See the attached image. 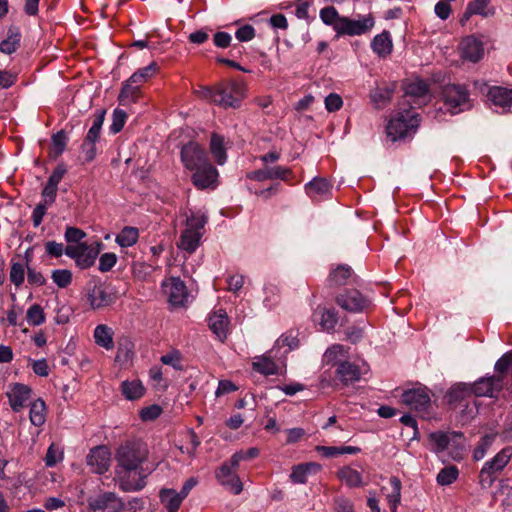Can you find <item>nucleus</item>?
<instances>
[{
  "instance_id": "nucleus-8",
  "label": "nucleus",
  "mask_w": 512,
  "mask_h": 512,
  "mask_svg": "<svg viewBox=\"0 0 512 512\" xmlns=\"http://www.w3.org/2000/svg\"><path fill=\"white\" fill-rule=\"evenodd\" d=\"M335 303L349 313H361L370 308L371 300L357 289H344L335 296Z\"/></svg>"
},
{
  "instance_id": "nucleus-61",
  "label": "nucleus",
  "mask_w": 512,
  "mask_h": 512,
  "mask_svg": "<svg viewBox=\"0 0 512 512\" xmlns=\"http://www.w3.org/2000/svg\"><path fill=\"white\" fill-rule=\"evenodd\" d=\"M162 413V409L159 405H151L145 407L140 412V418L143 421H153L157 419Z\"/></svg>"
},
{
  "instance_id": "nucleus-2",
  "label": "nucleus",
  "mask_w": 512,
  "mask_h": 512,
  "mask_svg": "<svg viewBox=\"0 0 512 512\" xmlns=\"http://www.w3.org/2000/svg\"><path fill=\"white\" fill-rule=\"evenodd\" d=\"M194 93L198 98L222 108H238L245 97V86L238 81L226 80L215 86H200Z\"/></svg>"
},
{
  "instance_id": "nucleus-49",
  "label": "nucleus",
  "mask_w": 512,
  "mask_h": 512,
  "mask_svg": "<svg viewBox=\"0 0 512 512\" xmlns=\"http://www.w3.org/2000/svg\"><path fill=\"white\" fill-rule=\"evenodd\" d=\"M27 321L30 325L38 326L45 322V314L38 304L29 307L26 314Z\"/></svg>"
},
{
  "instance_id": "nucleus-26",
  "label": "nucleus",
  "mask_w": 512,
  "mask_h": 512,
  "mask_svg": "<svg viewBox=\"0 0 512 512\" xmlns=\"http://www.w3.org/2000/svg\"><path fill=\"white\" fill-rule=\"evenodd\" d=\"M306 193L314 200L326 198L331 193V184L324 178H314L305 186Z\"/></svg>"
},
{
  "instance_id": "nucleus-35",
  "label": "nucleus",
  "mask_w": 512,
  "mask_h": 512,
  "mask_svg": "<svg viewBox=\"0 0 512 512\" xmlns=\"http://www.w3.org/2000/svg\"><path fill=\"white\" fill-rule=\"evenodd\" d=\"M20 40L19 28L15 26L10 27L7 31V37L0 43V51L8 55L14 53L20 45Z\"/></svg>"
},
{
  "instance_id": "nucleus-46",
  "label": "nucleus",
  "mask_w": 512,
  "mask_h": 512,
  "mask_svg": "<svg viewBox=\"0 0 512 512\" xmlns=\"http://www.w3.org/2000/svg\"><path fill=\"white\" fill-rule=\"evenodd\" d=\"M459 471L454 465L444 467L437 475V483L441 486L452 484L458 478Z\"/></svg>"
},
{
  "instance_id": "nucleus-31",
  "label": "nucleus",
  "mask_w": 512,
  "mask_h": 512,
  "mask_svg": "<svg viewBox=\"0 0 512 512\" xmlns=\"http://www.w3.org/2000/svg\"><path fill=\"white\" fill-rule=\"evenodd\" d=\"M488 98L495 106L510 107L512 105V89L492 87L488 91Z\"/></svg>"
},
{
  "instance_id": "nucleus-23",
  "label": "nucleus",
  "mask_w": 512,
  "mask_h": 512,
  "mask_svg": "<svg viewBox=\"0 0 512 512\" xmlns=\"http://www.w3.org/2000/svg\"><path fill=\"white\" fill-rule=\"evenodd\" d=\"M228 316L225 310L219 309L209 317V327L216 337L224 341L228 333Z\"/></svg>"
},
{
  "instance_id": "nucleus-20",
  "label": "nucleus",
  "mask_w": 512,
  "mask_h": 512,
  "mask_svg": "<svg viewBox=\"0 0 512 512\" xmlns=\"http://www.w3.org/2000/svg\"><path fill=\"white\" fill-rule=\"evenodd\" d=\"M216 478L223 486H226L235 495L240 494L243 490L240 478L236 472L232 470V467L228 462L223 463L217 470Z\"/></svg>"
},
{
  "instance_id": "nucleus-63",
  "label": "nucleus",
  "mask_w": 512,
  "mask_h": 512,
  "mask_svg": "<svg viewBox=\"0 0 512 512\" xmlns=\"http://www.w3.org/2000/svg\"><path fill=\"white\" fill-rule=\"evenodd\" d=\"M67 142V137L64 131H59L52 136V144L56 152V156L63 153Z\"/></svg>"
},
{
  "instance_id": "nucleus-7",
  "label": "nucleus",
  "mask_w": 512,
  "mask_h": 512,
  "mask_svg": "<svg viewBox=\"0 0 512 512\" xmlns=\"http://www.w3.org/2000/svg\"><path fill=\"white\" fill-rule=\"evenodd\" d=\"M402 402L411 410L429 416L431 409L430 390L426 386L419 385L415 388L405 390L401 396Z\"/></svg>"
},
{
  "instance_id": "nucleus-22",
  "label": "nucleus",
  "mask_w": 512,
  "mask_h": 512,
  "mask_svg": "<svg viewBox=\"0 0 512 512\" xmlns=\"http://www.w3.org/2000/svg\"><path fill=\"white\" fill-rule=\"evenodd\" d=\"M461 56L471 62L479 61L484 53L483 44L474 36H468L461 41Z\"/></svg>"
},
{
  "instance_id": "nucleus-17",
  "label": "nucleus",
  "mask_w": 512,
  "mask_h": 512,
  "mask_svg": "<svg viewBox=\"0 0 512 512\" xmlns=\"http://www.w3.org/2000/svg\"><path fill=\"white\" fill-rule=\"evenodd\" d=\"M31 392V388L25 384L13 383L9 385L6 395L14 412H18L26 406L31 398Z\"/></svg>"
},
{
  "instance_id": "nucleus-42",
  "label": "nucleus",
  "mask_w": 512,
  "mask_h": 512,
  "mask_svg": "<svg viewBox=\"0 0 512 512\" xmlns=\"http://www.w3.org/2000/svg\"><path fill=\"white\" fill-rule=\"evenodd\" d=\"M158 71V65L155 62L150 63L148 66L137 70L130 76L131 82L138 84L140 87L142 84L151 79Z\"/></svg>"
},
{
  "instance_id": "nucleus-14",
  "label": "nucleus",
  "mask_w": 512,
  "mask_h": 512,
  "mask_svg": "<svg viewBox=\"0 0 512 512\" xmlns=\"http://www.w3.org/2000/svg\"><path fill=\"white\" fill-rule=\"evenodd\" d=\"M192 171L191 181L197 189H215L217 187L219 173L210 162Z\"/></svg>"
},
{
  "instance_id": "nucleus-25",
  "label": "nucleus",
  "mask_w": 512,
  "mask_h": 512,
  "mask_svg": "<svg viewBox=\"0 0 512 512\" xmlns=\"http://www.w3.org/2000/svg\"><path fill=\"white\" fill-rule=\"evenodd\" d=\"M314 320L317 321L324 331L333 330L338 322V313L334 308L318 307L314 314Z\"/></svg>"
},
{
  "instance_id": "nucleus-24",
  "label": "nucleus",
  "mask_w": 512,
  "mask_h": 512,
  "mask_svg": "<svg viewBox=\"0 0 512 512\" xmlns=\"http://www.w3.org/2000/svg\"><path fill=\"white\" fill-rule=\"evenodd\" d=\"M88 301L92 309H99L112 304L114 297L102 285H95L88 293Z\"/></svg>"
},
{
  "instance_id": "nucleus-43",
  "label": "nucleus",
  "mask_w": 512,
  "mask_h": 512,
  "mask_svg": "<svg viewBox=\"0 0 512 512\" xmlns=\"http://www.w3.org/2000/svg\"><path fill=\"white\" fill-rule=\"evenodd\" d=\"M393 91V88L378 87L371 92V101L377 108H383L387 103L390 102Z\"/></svg>"
},
{
  "instance_id": "nucleus-40",
  "label": "nucleus",
  "mask_w": 512,
  "mask_h": 512,
  "mask_svg": "<svg viewBox=\"0 0 512 512\" xmlns=\"http://www.w3.org/2000/svg\"><path fill=\"white\" fill-rule=\"evenodd\" d=\"M429 93V85L426 81L416 79L406 84L405 96L413 98H422Z\"/></svg>"
},
{
  "instance_id": "nucleus-62",
  "label": "nucleus",
  "mask_w": 512,
  "mask_h": 512,
  "mask_svg": "<svg viewBox=\"0 0 512 512\" xmlns=\"http://www.w3.org/2000/svg\"><path fill=\"white\" fill-rule=\"evenodd\" d=\"M64 245L62 243H58L56 241H47L45 243V251L47 255L51 257H61L63 253H65Z\"/></svg>"
},
{
  "instance_id": "nucleus-27",
  "label": "nucleus",
  "mask_w": 512,
  "mask_h": 512,
  "mask_svg": "<svg viewBox=\"0 0 512 512\" xmlns=\"http://www.w3.org/2000/svg\"><path fill=\"white\" fill-rule=\"evenodd\" d=\"M140 97V86L134 82H131V79L129 78L123 83L122 89L118 96V101L120 105L128 106L130 104L136 103Z\"/></svg>"
},
{
  "instance_id": "nucleus-51",
  "label": "nucleus",
  "mask_w": 512,
  "mask_h": 512,
  "mask_svg": "<svg viewBox=\"0 0 512 512\" xmlns=\"http://www.w3.org/2000/svg\"><path fill=\"white\" fill-rule=\"evenodd\" d=\"M10 281L17 287L21 286L25 279V267L24 264L19 262H13L10 269Z\"/></svg>"
},
{
  "instance_id": "nucleus-21",
  "label": "nucleus",
  "mask_w": 512,
  "mask_h": 512,
  "mask_svg": "<svg viewBox=\"0 0 512 512\" xmlns=\"http://www.w3.org/2000/svg\"><path fill=\"white\" fill-rule=\"evenodd\" d=\"M356 280L357 276L352 268L348 265L341 264L331 270L327 278V283L329 287H339L354 283Z\"/></svg>"
},
{
  "instance_id": "nucleus-32",
  "label": "nucleus",
  "mask_w": 512,
  "mask_h": 512,
  "mask_svg": "<svg viewBox=\"0 0 512 512\" xmlns=\"http://www.w3.org/2000/svg\"><path fill=\"white\" fill-rule=\"evenodd\" d=\"M210 152L212 154L213 159L218 165L225 164L227 160V153L225 147V140L223 136L217 133L211 134Z\"/></svg>"
},
{
  "instance_id": "nucleus-19",
  "label": "nucleus",
  "mask_w": 512,
  "mask_h": 512,
  "mask_svg": "<svg viewBox=\"0 0 512 512\" xmlns=\"http://www.w3.org/2000/svg\"><path fill=\"white\" fill-rule=\"evenodd\" d=\"M293 174L292 170L283 166L265 167L263 169L251 171L247 173V178L255 181H265L280 179L283 181L289 180Z\"/></svg>"
},
{
  "instance_id": "nucleus-55",
  "label": "nucleus",
  "mask_w": 512,
  "mask_h": 512,
  "mask_svg": "<svg viewBox=\"0 0 512 512\" xmlns=\"http://www.w3.org/2000/svg\"><path fill=\"white\" fill-rule=\"evenodd\" d=\"M126 118L127 114L125 111L115 109L112 115V124L110 125L111 132L114 134L120 132L125 125Z\"/></svg>"
},
{
  "instance_id": "nucleus-6",
  "label": "nucleus",
  "mask_w": 512,
  "mask_h": 512,
  "mask_svg": "<svg viewBox=\"0 0 512 512\" xmlns=\"http://www.w3.org/2000/svg\"><path fill=\"white\" fill-rule=\"evenodd\" d=\"M442 99L451 114H458L471 107L468 90L459 84L445 85L442 89Z\"/></svg>"
},
{
  "instance_id": "nucleus-47",
  "label": "nucleus",
  "mask_w": 512,
  "mask_h": 512,
  "mask_svg": "<svg viewBox=\"0 0 512 512\" xmlns=\"http://www.w3.org/2000/svg\"><path fill=\"white\" fill-rule=\"evenodd\" d=\"M182 353L179 350H172L165 355H162L160 361L168 366L173 367L175 370L181 371L183 370L182 364Z\"/></svg>"
},
{
  "instance_id": "nucleus-38",
  "label": "nucleus",
  "mask_w": 512,
  "mask_h": 512,
  "mask_svg": "<svg viewBox=\"0 0 512 512\" xmlns=\"http://www.w3.org/2000/svg\"><path fill=\"white\" fill-rule=\"evenodd\" d=\"M29 418L34 426H42L46 421V404L42 399H37L30 404Z\"/></svg>"
},
{
  "instance_id": "nucleus-33",
  "label": "nucleus",
  "mask_w": 512,
  "mask_h": 512,
  "mask_svg": "<svg viewBox=\"0 0 512 512\" xmlns=\"http://www.w3.org/2000/svg\"><path fill=\"white\" fill-rule=\"evenodd\" d=\"M337 477L350 488L363 486L362 474L350 466L340 468L337 471Z\"/></svg>"
},
{
  "instance_id": "nucleus-64",
  "label": "nucleus",
  "mask_w": 512,
  "mask_h": 512,
  "mask_svg": "<svg viewBox=\"0 0 512 512\" xmlns=\"http://www.w3.org/2000/svg\"><path fill=\"white\" fill-rule=\"evenodd\" d=\"M85 236L86 233L76 227H67L65 231V239L69 243H79Z\"/></svg>"
},
{
  "instance_id": "nucleus-28",
  "label": "nucleus",
  "mask_w": 512,
  "mask_h": 512,
  "mask_svg": "<svg viewBox=\"0 0 512 512\" xmlns=\"http://www.w3.org/2000/svg\"><path fill=\"white\" fill-rule=\"evenodd\" d=\"M320 470L321 465L315 462L298 464L292 468L290 479L293 483L305 484L308 474L316 473Z\"/></svg>"
},
{
  "instance_id": "nucleus-39",
  "label": "nucleus",
  "mask_w": 512,
  "mask_h": 512,
  "mask_svg": "<svg viewBox=\"0 0 512 512\" xmlns=\"http://www.w3.org/2000/svg\"><path fill=\"white\" fill-rule=\"evenodd\" d=\"M121 391L126 399L137 400L144 395L145 388L139 380L123 381Z\"/></svg>"
},
{
  "instance_id": "nucleus-60",
  "label": "nucleus",
  "mask_w": 512,
  "mask_h": 512,
  "mask_svg": "<svg viewBox=\"0 0 512 512\" xmlns=\"http://www.w3.org/2000/svg\"><path fill=\"white\" fill-rule=\"evenodd\" d=\"M343 100L340 95L336 93H330L325 98V108L328 112H336L341 109Z\"/></svg>"
},
{
  "instance_id": "nucleus-13",
  "label": "nucleus",
  "mask_w": 512,
  "mask_h": 512,
  "mask_svg": "<svg viewBox=\"0 0 512 512\" xmlns=\"http://www.w3.org/2000/svg\"><path fill=\"white\" fill-rule=\"evenodd\" d=\"M181 161L190 171L210 162L205 149L196 142H189L182 147Z\"/></svg>"
},
{
  "instance_id": "nucleus-3",
  "label": "nucleus",
  "mask_w": 512,
  "mask_h": 512,
  "mask_svg": "<svg viewBox=\"0 0 512 512\" xmlns=\"http://www.w3.org/2000/svg\"><path fill=\"white\" fill-rule=\"evenodd\" d=\"M206 223L205 214L192 213L186 220V228L180 236L178 247L188 253H193L200 244Z\"/></svg>"
},
{
  "instance_id": "nucleus-41",
  "label": "nucleus",
  "mask_w": 512,
  "mask_h": 512,
  "mask_svg": "<svg viewBox=\"0 0 512 512\" xmlns=\"http://www.w3.org/2000/svg\"><path fill=\"white\" fill-rule=\"evenodd\" d=\"M139 238V231L135 227H124L116 236V242L121 247H130L134 245Z\"/></svg>"
},
{
  "instance_id": "nucleus-53",
  "label": "nucleus",
  "mask_w": 512,
  "mask_h": 512,
  "mask_svg": "<svg viewBox=\"0 0 512 512\" xmlns=\"http://www.w3.org/2000/svg\"><path fill=\"white\" fill-rule=\"evenodd\" d=\"M429 439L433 444H435L436 450L440 451V452L447 449V447L450 443L449 434L442 432V431H437V432L431 433L429 435Z\"/></svg>"
},
{
  "instance_id": "nucleus-18",
  "label": "nucleus",
  "mask_w": 512,
  "mask_h": 512,
  "mask_svg": "<svg viewBox=\"0 0 512 512\" xmlns=\"http://www.w3.org/2000/svg\"><path fill=\"white\" fill-rule=\"evenodd\" d=\"M111 462V453L105 446L93 448L88 457L87 464L97 474H104L108 471Z\"/></svg>"
},
{
  "instance_id": "nucleus-11",
  "label": "nucleus",
  "mask_w": 512,
  "mask_h": 512,
  "mask_svg": "<svg viewBox=\"0 0 512 512\" xmlns=\"http://www.w3.org/2000/svg\"><path fill=\"white\" fill-rule=\"evenodd\" d=\"M88 509L92 512H124L125 504L116 493L102 492L87 499Z\"/></svg>"
},
{
  "instance_id": "nucleus-9",
  "label": "nucleus",
  "mask_w": 512,
  "mask_h": 512,
  "mask_svg": "<svg viewBox=\"0 0 512 512\" xmlns=\"http://www.w3.org/2000/svg\"><path fill=\"white\" fill-rule=\"evenodd\" d=\"M375 25L374 17L371 14L361 16L359 19H350L342 16L335 25V32L338 35L356 36L369 32Z\"/></svg>"
},
{
  "instance_id": "nucleus-48",
  "label": "nucleus",
  "mask_w": 512,
  "mask_h": 512,
  "mask_svg": "<svg viewBox=\"0 0 512 512\" xmlns=\"http://www.w3.org/2000/svg\"><path fill=\"white\" fill-rule=\"evenodd\" d=\"M51 278L59 288H66L72 283V272L68 269H56L52 271Z\"/></svg>"
},
{
  "instance_id": "nucleus-1",
  "label": "nucleus",
  "mask_w": 512,
  "mask_h": 512,
  "mask_svg": "<svg viewBox=\"0 0 512 512\" xmlns=\"http://www.w3.org/2000/svg\"><path fill=\"white\" fill-rule=\"evenodd\" d=\"M149 450L141 440L126 441L116 451V479L124 492L139 491L144 488L141 465L148 459Z\"/></svg>"
},
{
  "instance_id": "nucleus-59",
  "label": "nucleus",
  "mask_w": 512,
  "mask_h": 512,
  "mask_svg": "<svg viewBox=\"0 0 512 512\" xmlns=\"http://www.w3.org/2000/svg\"><path fill=\"white\" fill-rule=\"evenodd\" d=\"M266 297L264 301L268 303L269 306L276 304L280 298V289L275 284H267L264 288Z\"/></svg>"
},
{
  "instance_id": "nucleus-16",
  "label": "nucleus",
  "mask_w": 512,
  "mask_h": 512,
  "mask_svg": "<svg viewBox=\"0 0 512 512\" xmlns=\"http://www.w3.org/2000/svg\"><path fill=\"white\" fill-rule=\"evenodd\" d=\"M162 288L173 306H183L188 299V290L179 277H170L163 281Z\"/></svg>"
},
{
  "instance_id": "nucleus-12",
  "label": "nucleus",
  "mask_w": 512,
  "mask_h": 512,
  "mask_svg": "<svg viewBox=\"0 0 512 512\" xmlns=\"http://www.w3.org/2000/svg\"><path fill=\"white\" fill-rule=\"evenodd\" d=\"M368 371L369 367L364 362L341 361L337 364L335 377L342 385L348 386L359 381Z\"/></svg>"
},
{
  "instance_id": "nucleus-10",
  "label": "nucleus",
  "mask_w": 512,
  "mask_h": 512,
  "mask_svg": "<svg viewBox=\"0 0 512 512\" xmlns=\"http://www.w3.org/2000/svg\"><path fill=\"white\" fill-rule=\"evenodd\" d=\"M100 243L95 245H87L79 243L77 245H68L65 254L75 260L76 265L81 269L91 267L100 253Z\"/></svg>"
},
{
  "instance_id": "nucleus-36",
  "label": "nucleus",
  "mask_w": 512,
  "mask_h": 512,
  "mask_svg": "<svg viewBox=\"0 0 512 512\" xmlns=\"http://www.w3.org/2000/svg\"><path fill=\"white\" fill-rule=\"evenodd\" d=\"M94 339L97 345L111 350L114 347L113 331L107 325H98L94 329Z\"/></svg>"
},
{
  "instance_id": "nucleus-56",
  "label": "nucleus",
  "mask_w": 512,
  "mask_h": 512,
  "mask_svg": "<svg viewBox=\"0 0 512 512\" xmlns=\"http://www.w3.org/2000/svg\"><path fill=\"white\" fill-rule=\"evenodd\" d=\"M256 35L255 28L252 25L245 24L237 29L235 37L240 42L251 41Z\"/></svg>"
},
{
  "instance_id": "nucleus-57",
  "label": "nucleus",
  "mask_w": 512,
  "mask_h": 512,
  "mask_svg": "<svg viewBox=\"0 0 512 512\" xmlns=\"http://www.w3.org/2000/svg\"><path fill=\"white\" fill-rule=\"evenodd\" d=\"M512 366V350L501 356L495 363V371L497 375L503 376Z\"/></svg>"
},
{
  "instance_id": "nucleus-30",
  "label": "nucleus",
  "mask_w": 512,
  "mask_h": 512,
  "mask_svg": "<svg viewBox=\"0 0 512 512\" xmlns=\"http://www.w3.org/2000/svg\"><path fill=\"white\" fill-rule=\"evenodd\" d=\"M393 43L388 31L376 35L371 41V49L379 57H386L391 54Z\"/></svg>"
},
{
  "instance_id": "nucleus-50",
  "label": "nucleus",
  "mask_w": 512,
  "mask_h": 512,
  "mask_svg": "<svg viewBox=\"0 0 512 512\" xmlns=\"http://www.w3.org/2000/svg\"><path fill=\"white\" fill-rule=\"evenodd\" d=\"M341 18L342 17L339 16L337 10L333 6H328L320 10V19L326 25L333 26L334 30L335 25L339 22Z\"/></svg>"
},
{
  "instance_id": "nucleus-29",
  "label": "nucleus",
  "mask_w": 512,
  "mask_h": 512,
  "mask_svg": "<svg viewBox=\"0 0 512 512\" xmlns=\"http://www.w3.org/2000/svg\"><path fill=\"white\" fill-rule=\"evenodd\" d=\"M472 396L471 386L467 383H456L446 393L445 399L448 404L456 405Z\"/></svg>"
},
{
  "instance_id": "nucleus-4",
  "label": "nucleus",
  "mask_w": 512,
  "mask_h": 512,
  "mask_svg": "<svg viewBox=\"0 0 512 512\" xmlns=\"http://www.w3.org/2000/svg\"><path fill=\"white\" fill-rule=\"evenodd\" d=\"M512 458V446L500 450L491 460L487 461L479 473V484L482 488H490L498 475L504 470Z\"/></svg>"
},
{
  "instance_id": "nucleus-5",
  "label": "nucleus",
  "mask_w": 512,
  "mask_h": 512,
  "mask_svg": "<svg viewBox=\"0 0 512 512\" xmlns=\"http://www.w3.org/2000/svg\"><path fill=\"white\" fill-rule=\"evenodd\" d=\"M418 126V114L410 110L399 112L389 121L386 127L387 136L391 138L392 141H396L404 138L410 132H414Z\"/></svg>"
},
{
  "instance_id": "nucleus-58",
  "label": "nucleus",
  "mask_w": 512,
  "mask_h": 512,
  "mask_svg": "<svg viewBox=\"0 0 512 512\" xmlns=\"http://www.w3.org/2000/svg\"><path fill=\"white\" fill-rule=\"evenodd\" d=\"M117 262V256L114 253L107 252L100 256L99 258V270L101 272L110 271Z\"/></svg>"
},
{
  "instance_id": "nucleus-37",
  "label": "nucleus",
  "mask_w": 512,
  "mask_h": 512,
  "mask_svg": "<svg viewBox=\"0 0 512 512\" xmlns=\"http://www.w3.org/2000/svg\"><path fill=\"white\" fill-rule=\"evenodd\" d=\"M160 500L165 505L167 512H177L184 500L179 493L173 489H162L160 491Z\"/></svg>"
},
{
  "instance_id": "nucleus-52",
  "label": "nucleus",
  "mask_w": 512,
  "mask_h": 512,
  "mask_svg": "<svg viewBox=\"0 0 512 512\" xmlns=\"http://www.w3.org/2000/svg\"><path fill=\"white\" fill-rule=\"evenodd\" d=\"M490 3V0H474L470 2L466 8L465 15H475L479 14L482 16H487L488 13L486 11L488 4Z\"/></svg>"
},
{
  "instance_id": "nucleus-44",
  "label": "nucleus",
  "mask_w": 512,
  "mask_h": 512,
  "mask_svg": "<svg viewBox=\"0 0 512 512\" xmlns=\"http://www.w3.org/2000/svg\"><path fill=\"white\" fill-rule=\"evenodd\" d=\"M389 484L391 487L390 493L387 495L388 504L391 508L392 512H396L397 505L401 499V481L399 478L392 476L389 479Z\"/></svg>"
},
{
  "instance_id": "nucleus-34",
  "label": "nucleus",
  "mask_w": 512,
  "mask_h": 512,
  "mask_svg": "<svg viewBox=\"0 0 512 512\" xmlns=\"http://www.w3.org/2000/svg\"><path fill=\"white\" fill-rule=\"evenodd\" d=\"M252 368L264 376L276 375L279 371V367L273 359L265 355L255 357Z\"/></svg>"
},
{
  "instance_id": "nucleus-54",
  "label": "nucleus",
  "mask_w": 512,
  "mask_h": 512,
  "mask_svg": "<svg viewBox=\"0 0 512 512\" xmlns=\"http://www.w3.org/2000/svg\"><path fill=\"white\" fill-rule=\"evenodd\" d=\"M493 441H494V436H492V435L483 436L473 452V458L476 461L481 460L485 456L487 449L492 445Z\"/></svg>"
},
{
  "instance_id": "nucleus-15",
  "label": "nucleus",
  "mask_w": 512,
  "mask_h": 512,
  "mask_svg": "<svg viewBox=\"0 0 512 512\" xmlns=\"http://www.w3.org/2000/svg\"><path fill=\"white\" fill-rule=\"evenodd\" d=\"M504 376L493 375L481 377L473 384H470L472 395L476 397H495L502 390Z\"/></svg>"
},
{
  "instance_id": "nucleus-45",
  "label": "nucleus",
  "mask_w": 512,
  "mask_h": 512,
  "mask_svg": "<svg viewBox=\"0 0 512 512\" xmlns=\"http://www.w3.org/2000/svg\"><path fill=\"white\" fill-rule=\"evenodd\" d=\"M105 111H99L93 118V124L89 129L85 139L90 142H97L100 138L101 128L104 122Z\"/></svg>"
}]
</instances>
